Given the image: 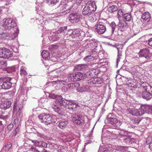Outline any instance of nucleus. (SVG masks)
I'll use <instances>...</instances> for the list:
<instances>
[{
    "label": "nucleus",
    "instance_id": "nucleus-54",
    "mask_svg": "<svg viewBox=\"0 0 152 152\" xmlns=\"http://www.w3.org/2000/svg\"><path fill=\"white\" fill-rule=\"evenodd\" d=\"M0 63H1V64H5L6 63V62L5 61H2V62H1Z\"/></svg>",
    "mask_w": 152,
    "mask_h": 152
},
{
    "label": "nucleus",
    "instance_id": "nucleus-43",
    "mask_svg": "<svg viewBox=\"0 0 152 152\" xmlns=\"http://www.w3.org/2000/svg\"><path fill=\"white\" fill-rule=\"evenodd\" d=\"M148 44L149 45L152 46V38H150L148 40Z\"/></svg>",
    "mask_w": 152,
    "mask_h": 152
},
{
    "label": "nucleus",
    "instance_id": "nucleus-44",
    "mask_svg": "<svg viewBox=\"0 0 152 152\" xmlns=\"http://www.w3.org/2000/svg\"><path fill=\"white\" fill-rule=\"evenodd\" d=\"M131 142H130V144H132L133 143H135L136 142V140L134 139V138H131Z\"/></svg>",
    "mask_w": 152,
    "mask_h": 152
},
{
    "label": "nucleus",
    "instance_id": "nucleus-26",
    "mask_svg": "<svg viewBox=\"0 0 152 152\" xmlns=\"http://www.w3.org/2000/svg\"><path fill=\"white\" fill-rule=\"evenodd\" d=\"M80 31L79 30L77 29H73L71 36L73 38H75L79 36Z\"/></svg>",
    "mask_w": 152,
    "mask_h": 152
},
{
    "label": "nucleus",
    "instance_id": "nucleus-19",
    "mask_svg": "<svg viewBox=\"0 0 152 152\" xmlns=\"http://www.w3.org/2000/svg\"><path fill=\"white\" fill-rule=\"evenodd\" d=\"M47 144L42 141L36 140L35 146L40 147H43L46 148L47 146Z\"/></svg>",
    "mask_w": 152,
    "mask_h": 152
},
{
    "label": "nucleus",
    "instance_id": "nucleus-56",
    "mask_svg": "<svg viewBox=\"0 0 152 152\" xmlns=\"http://www.w3.org/2000/svg\"><path fill=\"white\" fill-rule=\"evenodd\" d=\"M103 152H109V151H107V150H105Z\"/></svg>",
    "mask_w": 152,
    "mask_h": 152
},
{
    "label": "nucleus",
    "instance_id": "nucleus-27",
    "mask_svg": "<svg viewBox=\"0 0 152 152\" xmlns=\"http://www.w3.org/2000/svg\"><path fill=\"white\" fill-rule=\"evenodd\" d=\"M83 14L84 15H86L91 12V11L86 6L83 9Z\"/></svg>",
    "mask_w": 152,
    "mask_h": 152
},
{
    "label": "nucleus",
    "instance_id": "nucleus-45",
    "mask_svg": "<svg viewBox=\"0 0 152 152\" xmlns=\"http://www.w3.org/2000/svg\"><path fill=\"white\" fill-rule=\"evenodd\" d=\"M19 129L18 128H17L15 129L14 133H15V136L19 132Z\"/></svg>",
    "mask_w": 152,
    "mask_h": 152
},
{
    "label": "nucleus",
    "instance_id": "nucleus-17",
    "mask_svg": "<svg viewBox=\"0 0 152 152\" xmlns=\"http://www.w3.org/2000/svg\"><path fill=\"white\" fill-rule=\"evenodd\" d=\"M118 25L119 28L121 31L126 30L128 27L127 23L124 20H120Z\"/></svg>",
    "mask_w": 152,
    "mask_h": 152
},
{
    "label": "nucleus",
    "instance_id": "nucleus-32",
    "mask_svg": "<svg viewBox=\"0 0 152 152\" xmlns=\"http://www.w3.org/2000/svg\"><path fill=\"white\" fill-rule=\"evenodd\" d=\"M94 58L91 55L86 56L84 58V60L86 61H89L94 60Z\"/></svg>",
    "mask_w": 152,
    "mask_h": 152
},
{
    "label": "nucleus",
    "instance_id": "nucleus-29",
    "mask_svg": "<svg viewBox=\"0 0 152 152\" xmlns=\"http://www.w3.org/2000/svg\"><path fill=\"white\" fill-rule=\"evenodd\" d=\"M78 85L79 84L77 83H72L68 84L67 86L69 89L72 90L75 87Z\"/></svg>",
    "mask_w": 152,
    "mask_h": 152
},
{
    "label": "nucleus",
    "instance_id": "nucleus-5",
    "mask_svg": "<svg viewBox=\"0 0 152 152\" xmlns=\"http://www.w3.org/2000/svg\"><path fill=\"white\" fill-rule=\"evenodd\" d=\"M16 23L14 20L8 18L5 20L3 27L6 29H10L16 26Z\"/></svg>",
    "mask_w": 152,
    "mask_h": 152
},
{
    "label": "nucleus",
    "instance_id": "nucleus-15",
    "mask_svg": "<svg viewBox=\"0 0 152 152\" xmlns=\"http://www.w3.org/2000/svg\"><path fill=\"white\" fill-rule=\"evenodd\" d=\"M11 102L10 100H6L4 101L3 102H2L0 104V108L4 110L9 108L11 104Z\"/></svg>",
    "mask_w": 152,
    "mask_h": 152
},
{
    "label": "nucleus",
    "instance_id": "nucleus-31",
    "mask_svg": "<svg viewBox=\"0 0 152 152\" xmlns=\"http://www.w3.org/2000/svg\"><path fill=\"white\" fill-rule=\"evenodd\" d=\"M123 141L125 143L128 144L130 143L131 139L125 136V137L123 139Z\"/></svg>",
    "mask_w": 152,
    "mask_h": 152
},
{
    "label": "nucleus",
    "instance_id": "nucleus-41",
    "mask_svg": "<svg viewBox=\"0 0 152 152\" xmlns=\"http://www.w3.org/2000/svg\"><path fill=\"white\" fill-rule=\"evenodd\" d=\"M67 29L66 26H64L61 27L59 29V31L61 32L64 30H66Z\"/></svg>",
    "mask_w": 152,
    "mask_h": 152
},
{
    "label": "nucleus",
    "instance_id": "nucleus-10",
    "mask_svg": "<svg viewBox=\"0 0 152 152\" xmlns=\"http://www.w3.org/2000/svg\"><path fill=\"white\" fill-rule=\"evenodd\" d=\"M95 29L96 32L100 34L104 33L106 30L105 26L101 22H99L97 24Z\"/></svg>",
    "mask_w": 152,
    "mask_h": 152
},
{
    "label": "nucleus",
    "instance_id": "nucleus-40",
    "mask_svg": "<svg viewBox=\"0 0 152 152\" xmlns=\"http://www.w3.org/2000/svg\"><path fill=\"white\" fill-rule=\"evenodd\" d=\"M128 148V147L125 146H120L119 147V149L121 150H126Z\"/></svg>",
    "mask_w": 152,
    "mask_h": 152
},
{
    "label": "nucleus",
    "instance_id": "nucleus-20",
    "mask_svg": "<svg viewBox=\"0 0 152 152\" xmlns=\"http://www.w3.org/2000/svg\"><path fill=\"white\" fill-rule=\"evenodd\" d=\"M142 18L143 20L148 21L150 19L151 16L148 12H146L142 14Z\"/></svg>",
    "mask_w": 152,
    "mask_h": 152
},
{
    "label": "nucleus",
    "instance_id": "nucleus-55",
    "mask_svg": "<svg viewBox=\"0 0 152 152\" xmlns=\"http://www.w3.org/2000/svg\"><path fill=\"white\" fill-rule=\"evenodd\" d=\"M54 47L53 45H51L49 47V48H52Z\"/></svg>",
    "mask_w": 152,
    "mask_h": 152
},
{
    "label": "nucleus",
    "instance_id": "nucleus-4",
    "mask_svg": "<svg viewBox=\"0 0 152 152\" xmlns=\"http://www.w3.org/2000/svg\"><path fill=\"white\" fill-rule=\"evenodd\" d=\"M11 78L8 77H2L0 78V81L3 83L1 85L2 88L4 89H10L12 83L10 82Z\"/></svg>",
    "mask_w": 152,
    "mask_h": 152
},
{
    "label": "nucleus",
    "instance_id": "nucleus-25",
    "mask_svg": "<svg viewBox=\"0 0 152 152\" xmlns=\"http://www.w3.org/2000/svg\"><path fill=\"white\" fill-rule=\"evenodd\" d=\"M42 56L45 59H46L50 57V54L48 50H44L42 53Z\"/></svg>",
    "mask_w": 152,
    "mask_h": 152
},
{
    "label": "nucleus",
    "instance_id": "nucleus-6",
    "mask_svg": "<svg viewBox=\"0 0 152 152\" xmlns=\"http://www.w3.org/2000/svg\"><path fill=\"white\" fill-rule=\"evenodd\" d=\"M72 118L74 123L77 125L82 126L84 124V120L82 115L74 114Z\"/></svg>",
    "mask_w": 152,
    "mask_h": 152
},
{
    "label": "nucleus",
    "instance_id": "nucleus-49",
    "mask_svg": "<svg viewBox=\"0 0 152 152\" xmlns=\"http://www.w3.org/2000/svg\"><path fill=\"white\" fill-rule=\"evenodd\" d=\"M149 147V148L152 151V142L150 143Z\"/></svg>",
    "mask_w": 152,
    "mask_h": 152
},
{
    "label": "nucleus",
    "instance_id": "nucleus-21",
    "mask_svg": "<svg viewBox=\"0 0 152 152\" xmlns=\"http://www.w3.org/2000/svg\"><path fill=\"white\" fill-rule=\"evenodd\" d=\"M125 21H129L132 18V17L131 13H125L123 16Z\"/></svg>",
    "mask_w": 152,
    "mask_h": 152
},
{
    "label": "nucleus",
    "instance_id": "nucleus-16",
    "mask_svg": "<svg viewBox=\"0 0 152 152\" xmlns=\"http://www.w3.org/2000/svg\"><path fill=\"white\" fill-rule=\"evenodd\" d=\"M86 6L91 12L95 11L96 9V7L95 3L94 2L91 1H88L86 4Z\"/></svg>",
    "mask_w": 152,
    "mask_h": 152
},
{
    "label": "nucleus",
    "instance_id": "nucleus-50",
    "mask_svg": "<svg viewBox=\"0 0 152 152\" xmlns=\"http://www.w3.org/2000/svg\"><path fill=\"white\" fill-rule=\"evenodd\" d=\"M78 91H80V92H83V91H85V90H83V89L81 90V89H78Z\"/></svg>",
    "mask_w": 152,
    "mask_h": 152
},
{
    "label": "nucleus",
    "instance_id": "nucleus-28",
    "mask_svg": "<svg viewBox=\"0 0 152 152\" xmlns=\"http://www.w3.org/2000/svg\"><path fill=\"white\" fill-rule=\"evenodd\" d=\"M20 73L21 75L25 76L27 75L26 68L23 66L20 67Z\"/></svg>",
    "mask_w": 152,
    "mask_h": 152
},
{
    "label": "nucleus",
    "instance_id": "nucleus-42",
    "mask_svg": "<svg viewBox=\"0 0 152 152\" xmlns=\"http://www.w3.org/2000/svg\"><path fill=\"white\" fill-rule=\"evenodd\" d=\"M13 127V125L12 124H10L8 126V129L9 130H11Z\"/></svg>",
    "mask_w": 152,
    "mask_h": 152
},
{
    "label": "nucleus",
    "instance_id": "nucleus-33",
    "mask_svg": "<svg viewBox=\"0 0 152 152\" xmlns=\"http://www.w3.org/2000/svg\"><path fill=\"white\" fill-rule=\"evenodd\" d=\"M116 26V24L114 22H112L110 24V26L111 28V32L112 33H113L115 31Z\"/></svg>",
    "mask_w": 152,
    "mask_h": 152
},
{
    "label": "nucleus",
    "instance_id": "nucleus-18",
    "mask_svg": "<svg viewBox=\"0 0 152 152\" xmlns=\"http://www.w3.org/2000/svg\"><path fill=\"white\" fill-rule=\"evenodd\" d=\"M142 95L143 98L147 100H149L152 97V95L145 90L142 92Z\"/></svg>",
    "mask_w": 152,
    "mask_h": 152
},
{
    "label": "nucleus",
    "instance_id": "nucleus-23",
    "mask_svg": "<svg viewBox=\"0 0 152 152\" xmlns=\"http://www.w3.org/2000/svg\"><path fill=\"white\" fill-rule=\"evenodd\" d=\"M117 10V7L115 5H113L111 6H110L108 9V11L111 13H113L116 11Z\"/></svg>",
    "mask_w": 152,
    "mask_h": 152
},
{
    "label": "nucleus",
    "instance_id": "nucleus-11",
    "mask_svg": "<svg viewBox=\"0 0 152 152\" xmlns=\"http://www.w3.org/2000/svg\"><path fill=\"white\" fill-rule=\"evenodd\" d=\"M70 77L71 78V80L74 81H77L84 79L83 74L80 72L71 75Z\"/></svg>",
    "mask_w": 152,
    "mask_h": 152
},
{
    "label": "nucleus",
    "instance_id": "nucleus-51",
    "mask_svg": "<svg viewBox=\"0 0 152 152\" xmlns=\"http://www.w3.org/2000/svg\"><path fill=\"white\" fill-rule=\"evenodd\" d=\"M30 150L31 151H35V149L33 148H31Z\"/></svg>",
    "mask_w": 152,
    "mask_h": 152
},
{
    "label": "nucleus",
    "instance_id": "nucleus-48",
    "mask_svg": "<svg viewBox=\"0 0 152 152\" xmlns=\"http://www.w3.org/2000/svg\"><path fill=\"white\" fill-rule=\"evenodd\" d=\"M121 56H122L121 54L120 53H119V52H118V58H121Z\"/></svg>",
    "mask_w": 152,
    "mask_h": 152
},
{
    "label": "nucleus",
    "instance_id": "nucleus-38",
    "mask_svg": "<svg viewBox=\"0 0 152 152\" xmlns=\"http://www.w3.org/2000/svg\"><path fill=\"white\" fill-rule=\"evenodd\" d=\"M132 121L135 124H138L140 121V120L138 119H135L132 120Z\"/></svg>",
    "mask_w": 152,
    "mask_h": 152
},
{
    "label": "nucleus",
    "instance_id": "nucleus-22",
    "mask_svg": "<svg viewBox=\"0 0 152 152\" xmlns=\"http://www.w3.org/2000/svg\"><path fill=\"white\" fill-rule=\"evenodd\" d=\"M59 1V0H48V3L50 6L56 7Z\"/></svg>",
    "mask_w": 152,
    "mask_h": 152
},
{
    "label": "nucleus",
    "instance_id": "nucleus-2",
    "mask_svg": "<svg viewBox=\"0 0 152 152\" xmlns=\"http://www.w3.org/2000/svg\"><path fill=\"white\" fill-rule=\"evenodd\" d=\"M82 15L78 13H73L69 14L68 17L69 21L72 23H76L78 22L82 19Z\"/></svg>",
    "mask_w": 152,
    "mask_h": 152
},
{
    "label": "nucleus",
    "instance_id": "nucleus-7",
    "mask_svg": "<svg viewBox=\"0 0 152 152\" xmlns=\"http://www.w3.org/2000/svg\"><path fill=\"white\" fill-rule=\"evenodd\" d=\"M12 54L7 49L5 48H0V57L8 58L12 56Z\"/></svg>",
    "mask_w": 152,
    "mask_h": 152
},
{
    "label": "nucleus",
    "instance_id": "nucleus-3",
    "mask_svg": "<svg viewBox=\"0 0 152 152\" xmlns=\"http://www.w3.org/2000/svg\"><path fill=\"white\" fill-rule=\"evenodd\" d=\"M139 55L140 57H143L145 59L144 63L148 61L152 56L151 53L150 52L149 50L147 49L141 50L139 52Z\"/></svg>",
    "mask_w": 152,
    "mask_h": 152
},
{
    "label": "nucleus",
    "instance_id": "nucleus-53",
    "mask_svg": "<svg viewBox=\"0 0 152 152\" xmlns=\"http://www.w3.org/2000/svg\"><path fill=\"white\" fill-rule=\"evenodd\" d=\"M31 141H32V142L34 143V145H35V143H36V141H34V140H31Z\"/></svg>",
    "mask_w": 152,
    "mask_h": 152
},
{
    "label": "nucleus",
    "instance_id": "nucleus-12",
    "mask_svg": "<svg viewBox=\"0 0 152 152\" xmlns=\"http://www.w3.org/2000/svg\"><path fill=\"white\" fill-rule=\"evenodd\" d=\"M140 110L141 113H143V114L145 112L149 113L152 111V107L147 104L142 105Z\"/></svg>",
    "mask_w": 152,
    "mask_h": 152
},
{
    "label": "nucleus",
    "instance_id": "nucleus-37",
    "mask_svg": "<svg viewBox=\"0 0 152 152\" xmlns=\"http://www.w3.org/2000/svg\"><path fill=\"white\" fill-rule=\"evenodd\" d=\"M95 81V83L97 84H101L102 83V80L99 78H96L94 80Z\"/></svg>",
    "mask_w": 152,
    "mask_h": 152
},
{
    "label": "nucleus",
    "instance_id": "nucleus-57",
    "mask_svg": "<svg viewBox=\"0 0 152 152\" xmlns=\"http://www.w3.org/2000/svg\"><path fill=\"white\" fill-rule=\"evenodd\" d=\"M44 150H45V152H47V151H46V150H45V149H44Z\"/></svg>",
    "mask_w": 152,
    "mask_h": 152
},
{
    "label": "nucleus",
    "instance_id": "nucleus-8",
    "mask_svg": "<svg viewBox=\"0 0 152 152\" xmlns=\"http://www.w3.org/2000/svg\"><path fill=\"white\" fill-rule=\"evenodd\" d=\"M108 123L113 125L115 129H118L122 124V122L115 118L107 117Z\"/></svg>",
    "mask_w": 152,
    "mask_h": 152
},
{
    "label": "nucleus",
    "instance_id": "nucleus-39",
    "mask_svg": "<svg viewBox=\"0 0 152 152\" xmlns=\"http://www.w3.org/2000/svg\"><path fill=\"white\" fill-rule=\"evenodd\" d=\"M122 11L121 9L119 10L118 12V16L121 17L122 15H123Z\"/></svg>",
    "mask_w": 152,
    "mask_h": 152
},
{
    "label": "nucleus",
    "instance_id": "nucleus-30",
    "mask_svg": "<svg viewBox=\"0 0 152 152\" xmlns=\"http://www.w3.org/2000/svg\"><path fill=\"white\" fill-rule=\"evenodd\" d=\"M146 85V88L145 89V91H147L150 93L151 94H152V87L147 83H145Z\"/></svg>",
    "mask_w": 152,
    "mask_h": 152
},
{
    "label": "nucleus",
    "instance_id": "nucleus-13",
    "mask_svg": "<svg viewBox=\"0 0 152 152\" xmlns=\"http://www.w3.org/2000/svg\"><path fill=\"white\" fill-rule=\"evenodd\" d=\"M127 111L131 115L135 116H141L143 114V113H141L140 110L139 111L134 108H129L127 109Z\"/></svg>",
    "mask_w": 152,
    "mask_h": 152
},
{
    "label": "nucleus",
    "instance_id": "nucleus-14",
    "mask_svg": "<svg viewBox=\"0 0 152 152\" xmlns=\"http://www.w3.org/2000/svg\"><path fill=\"white\" fill-rule=\"evenodd\" d=\"M98 74L97 69H91L89 70L86 74V75L88 78H93L95 77Z\"/></svg>",
    "mask_w": 152,
    "mask_h": 152
},
{
    "label": "nucleus",
    "instance_id": "nucleus-1",
    "mask_svg": "<svg viewBox=\"0 0 152 152\" xmlns=\"http://www.w3.org/2000/svg\"><path fill=\"white\" fill-rule=\"evenodd\" d=\"M38 117L41 122L46 125H48L56 122L55 116H51L50 114L45 113H41Z\"/></svg>",
    "mask_w": 152,
    "mask_h": 152
},
{
    "label": "nucleus",
    "instance_id": "nucleus-24",
    "mask_svg": "<svg viewBox=\"0 0 152 152\" xmlns=\"http://www.w3.org/2000/svg\"><path fill=\"white\" fill-rule=\"evenodd\" d=\"M67 123L66 121H61L59 123L58 126L60 129H64L66 127Z\"/></svg>",
    "mask_w": 152,
    "mask_h": 152
},
{
    "label": "nucleus",
    "instance_id": "nucleus-36",
    "mask_svg": "<svg viewBox=\"0 0 152 152\" xmlns=\"http://www.w3.org/2000/svg\"><path fill=\"white\" fill-rule=\"evenodd\" d=\"M12 146V144L10 143H8L4 147V149L6 151H8Z\"/></svg>",
    "mask_w": 152,
    "mask_h": 152
},
{
    "label": "nucleus",
    "instance_id": "nucleus-9",
    "mask_svg": "<svg viewBox=\"0 0 152 152\" xmlns=\"http://www.w3.org/2000/svg\"><path fill=\"white\" fill-rule=\"evenodd\" d=\"M64 101H62V103L64 105H66V107L69 110H72L73 111L76 110V107L78 106L77 104L75 102L72 100H66L65 102L63 103Z\"/></svg>",
    "mask_w": 152,
    "mask_h": 152
},
{
    "label": "nucleus",
    "instance_id": "nucleus-46",
    "mask_svg": "<svg viewBox=\"0 0 152 152\" xmlns=\"http://www.w3.org/2000/svg\"><path fill=\"white\" fill-rule=\"evenodd\" d=\"M62 90L64 92H66L68 91V88L65 87V86H64L62 87Z\"/></svg>",
    "mask_w": 152,
    "mask_h": 152
},
{
    "label": "nucleus",
    "instance_id": "nucleus-47",
    "mask_svg": "<svg viewBox=\"0 0 152 152\" xmlns=\"http://www.w3.org/2000/svg\"><path fill=\"white\" fill-rule=\"evenodd\" d=\"M50 97H51L53 99H55L56 97V96L53 94H51L50 95Z\"/></svg>",
    "mask_w": 152,
    "mask_h": 152
},
{
    "label": "nucleus",
    "instance_id": "nucleus-34",
    "mask_svg": "<svg viewBox=\"0 0 152 152\" xmlns=\"http://www.w3.org/2000/svg\"><path fill=\"white\" fill-rule=\"evenodd\" d=\"M71 9V8L70 6H69L67 4H65L62 7V10H64V11H65L66 10H70Z\"/></svg>",
    "mask_w": 152,
    "mask_h": 152
},
{
    "label": "nucleus",
    "instance_id": "nucleus-52",
    "mask_svg": "<svg viewBox=\"0 0 152 152\" xmlns=\"http://www.w3.org/2000/svg\"><path fill=\"white\" fill-rule=\"evenodd\" d=\"M117 58V63H118V62L120 61V58Z\"/></svg>",
    "mask_w": 152,
    "mask_h": 152
},
{
    "label": "nucleus",
    "instance_id": "nucleus-35",
    "mask_svg": "<svg viewBox=\"0 0 152 152\" xmlns=\"http://www.w3.org/2000/svg\"><path fill=\"white\" fill-rule=\"evenodd\" d=\"M51 107L54 109V110L56 112H58L60 110V108L56 105L51 104Z\"/></svg>",
    "mask_w": 152,
    "mask_h": 152
}]
</instances>
